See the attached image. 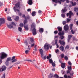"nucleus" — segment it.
<instances>
[{
	"mask_svg": "<svg viewBox=\"0 0 78 78\" xmlns=\"http://www.w3.org/2000/svg\"><path fill=\"white\" fill-rule=\"evenodd\" d=\"M31 28H33L32 30V33L33 35H36L37 33H36V24L34 23H33L31 26Z\"/></svg>",
	"mask_w": 78,
	"mask_h": 78,
	"instance_id": "f257e3e1",
	"label": "nucleus"
},
{
	"mask_svg": "<svg viewBox=\"0 0 78 78\" xmlns=\"http://www.w3.org/2000/svg\"><path fill=\"white\" fill-rule=\"evenodd\" d=\"M57 29L58 31L59 32L58 33V34L59 36H61V35H64V32L63 31L61 32L62 30V27H57Z\"/></svg>",
	"mask_w": 78,
	"mask_h": 78,
	"instance_id": "f03ea898",
	"label": "nucleus"
},
{
	"mask_svg": "<svg viewBox=\"0 0 78 78\" xmlns=\"http://www.w3.org/2000/svg\"><path fill=\"white\" fill-rule=\"evenodd\" d=\"M0 55H1L0 56V59L5 58H6V57L8 56V55H7V54L4 52H1V53H0Z\"/></svg>",
	"mask_w": 78,
	"mask_h": 78,
	"instance_id": "7ed1b4c3",
	"label": "nucleus"
},
{
	"mask_svg": "<svg viewBox=\"0 0 78 78\" xmlns=\"http://www.w3.org/2000/svg\"><path fill=\"white\" fill-rule=\"evenodd\" d=\"M52 1L53 2H55L56 3H57L58 2V3H59L60 5L61 4V2H64V0H58H58H52Z\"/></svg>",
	"mask_w": 78,
	"mask_h": 78,
	"instance_id": "20e7f679",
	"label": "nucleus"
},
{
	"mask_svg": "<svg viewBox=\"0 0 78 78\" xmlns=\"http://www.w3.org/2000/svg\"><path fill=\"white\" fill-rule=\"evenodd\" d=\"M11 57H8L7 58L5 62V64L6 66H7L8 64H9V61H11Z\"/></svg>",
	"mask_w": 78,
	"mask_h": 78,
	"instance_id": "39448f33",
	"label": "nucleus"
},
{
	"mask_svg": "<svg viewBox=\"0 0 78 78\" xmlns=\"http://www.w3.org/2000/svg\"><path fill=\"white\" fill-rule=\"evenodd\" d=\"M44 47L45 50H48L50 47V44H45Z\"/></svg>",
	"mask_w": 78,
	"mask_h": 78,
	"instance_id": "423d86ee",
	"label": "nucleus"
},
{
	"mask_svg": "<svg viewBox=\"0 0 78 78\" xmlns=\"http://www.w3.org/2000/svg\"><path fill=\"white\" fill-rule=\"evenodd\" d=\"M66 15L67 17H69V18H71V17H72V16H73V13H72V11H70L69 13H68Z\"/></svg>",
	"mask_w": 78,
	"mask_h": 78,
	"instance_id": "0eeeda50",
	"label": "nucleus"
},
{
	"mask_svg": "<svg viewBox=\"0 0 78 78\" xmlns=\"http://www.w3.org/2000/svg\"><path fill=\"white\" fill-rule=\"evenodd\" d=\"M5 22V18H0V26H1V24Z\"/></svg>",
	"mask_w": 78,
	"mask_h": 78,
	"instance_id": "6e6552de",
	"label": "nucleus"
},
{
	"mask_svg": "<svg viewBox=\"0 0 78 78\" xmlns=\"http://www.w3.org/2000/svg\"><path fill=\"white\" fill-rule=\"evenodd\" d=\"M59 43L61 44V45H62L63 46H64L65 45V42H64V40H63L62 41H61V40H59Z\"/></svg>",
	"mask_w": 78,
	"mask_h": 78,
	"instance_id": "1a4fd4ad",
	"label": "nucleus"
},
{
	"mask_svg": "<svg viewBox=\"0 0 78 78\" xmlns=\"http://www.w3.org/2000/svg\"><path fill=\"white\" fill-rule=\"evenodd\" d=\"M15 6L18 9H20V2H18L15 4Z\"/></svg>",
	"mask_w": 78,
	"mask_h": 78,
	"instance_id": "9d476101",
	"label": "nucleus"
},
{
	"mask_svg": "<svg viewBox=\"0 0 78 78\" xmlns=\"http://www.w3.org/2000/svg\"><path fill=\"white\" fill-rule=\"evenodd\" d=\"M64 30L65 31H67L69 30V26L68 25H65L64 27Z\"/></svg>",
	"mask_w": 78,
	"mask_h": 78,
	"instance_id": "9b49d317",
	"label": "nucleus"
},
{
	"mask_svg": "<svg viewBox=\"0 0 78 78\" xmlns=\"http://www.w3.org/2000/svg\"><path fill=\"white\" fill-rule=\"evenodd\" d=\"M2 72H3V71H5L6 70V66L5 65H3L2 66Z\"/></svg>",
	"mask_w": 78,
	"mask_h": 78,
	"instance_id": "f8f14e48",
	"label": "nucleus"
},
{
	"mask_svg": "<svg viewBox=\"0 0 78 78\" xmlns=\"http://www.w3.org/2000/svg\"><path fill=\"white\" fill-rule=\"evenodd\" d=\"M72 35H69L68 36V42H70V40L71 39V38H72Z\"/></svg>",
	"mask_w": 78,
	"mask_h": 78,
	"instance_id": "ddd939ff",
	"label": "nucleus"
},
{
	"mask_svg": "<svg viewBox=\"0 0 78 78\" xmlns=\"http://www.w3.org/2000/svg\"><path fill=\"white\" fill-rule=\"evenodd\" d=\"M7 26L8 27V28H10V29L13 27V26L12 24H7Z\"/></svg>",
	"mask_w": 78,
	"mask_h": 78,
	"instance_id": "4468645a",
	"label": "nucleus"
},
{
	"mask_svg": "<svg viewBox=\"0 0 78 78\" xmlns=\"http://www.w3.org/2000/svg\"><path fill=\"white\" fill-rule=\"evenodd\" d=\"M66 64L65 63H61V67L62 68V69H64L65 68V66Z\"/></svg>",
	"mask_w": 78,
	"mask_h": 78,
	"instance_id": "2eb2a0df",
	"label": "nucleus"
},
{
	"mask_svg": "<svg viewBox=\"0 0 78 78\" xmlns=\"http://www.w3.org/2000/svg\"><path fill=\"white\" fill-rule=\"evenodd\" d=\"M24 27L25 28L26 30H27V31H28V25H24Z\"/></svg>",
	"mask_w": 78,
	"mask_h": 78,
	"instance_id": "dca6fc26",
	"label": "nucleus"
},
{
	"mask_svg": "<svg viewBox=\"0 0 78 78\" xmlns=\"http://www.w3.org/2000/svg\"><path fill=\"white\" fill-rule=\"evenodd\" d=\"M28 4L30 5H31L33 4V1L32 0H29Z\"/></svg>",
	"mask_w": 78,
	"mask_h": 78,
	"instance_id": "f3484780",
	"label": "nucleus"
},
{
	"mask_svg": "<svg viewBox=\"0 0 78 78\" xmlns=\"http://www.w3.org/2000/svg\"><path fill=\"white\" fill-rule=\"evenodd\" d=\"M39 51L40 53L41 56L43 55V50L42 49H40L39 50Z\"/></svg>",
	"mask_w": 78,
	"mask_h": 78,
	"instance_id": "a211bd4d",
	"label": "nucleus"
},
{
	"mask_svg": "<svg viewBox=\"0 0 78 78\" xmlns=\"http://www.w3.org/2000/svg\"><path fill=\"white\" fill-rule=\"evenodd\" d=\"M59 49L60 50H61V51H63L64 50V47L62 45L59 47Z\"/></svg>",
	"mask_w": 78,
	"mask_h": 78,
	"instance_id": "6ab92c4d",
	"label": "nucleus"
},
{
	"mask_svg": "<svg viewBox=\"0 0 78 78\" xmlns=\"http://www.w3.org/2000/svg\"><path fill=\"white\" fill-rule=\"evenodd\" d=\"M62 11L63 12H66L67 11V9H66V8L65 7L64 9H62Z\"/></svg>",
	"mask_w": 78,
	"mask_h": 78,
	"instance_id": "aec40b11",
	"label": "nucleus"
},
{
	"mask_svg": "<svg viewBox=\"0 0 78 78\" xmlns=\"http://www.w3.org/2000/svg\"><path fill=\"white\" fill-rule=\"evenodd\" d=\"M39 31L40 33H43V32H44V29L43 28H41L39 29Z\"/></svg>",
	"mask_w": 78,
	"mask_h": 78,
	"instance_id": "412c9836",
	"label": "nucleus"
},
{
	"mask_svg": "<svg viewBox=\"0 0 78 78\" xmlns=\"http://www.w3.org/2000/svg\"><path fill=\"white\" fill-rule=\"evenodd\" d=\"M13 9L14 10L15 12H16V11H17V12H19V9H16V7H14L13 8Z\"/></svg>",
	"mask_w": 78,
	"mask_h": 78,
	"instance_id": "4be33fe9",
	"label": "nucleus"
},
{
	"mask_svg": "<svg viewBox=\"0 0 78 78\" xmlns=\"http://www.w3.org/2000/svg\"><path fill=\"white\" fill-rule=\"evenodd\" d=\"M53 77L52 74H50L48 76V78H52Z\"/></svg>",
	"mask_w": 78,
	"mask_h": 78,
	"instance_id": "5701e85b",
	"label": "nucleus"
},
{
	"mask_svg": "<svg viewBox=\"0 0 78 78\" xmlns=\"http://www.w3.org/2000/svg\"><path fill=\"white\" fill-rule=\"evenodd\" d=\"M73 71H71L70 72V73H69V74L70 75H71V76H73Z\"/></svg>",
	"mask_w": 78,
	"mask_h": 78,
	"instance_id": "b1692460",
	"label": "nucleus"
},
{
	"mask_svg": "<svg viewBox=\"0 0 78 78\" xmlns=\"http://www.w3.org/2000/svg\"><path fill=\"white\" fill-rule=\"evenodd\" d=\"M43 56H44V55H41L42 58L43 59H46V56L43 57Z\"/></svg>",
	"mask_w": 78,
	"mask_h": 78,
	"instance_id": "393cba45",
	"label": "nucleus"
},
{
	"mask_svg": "<svg viewBox=\"0 0 78 78\" xmlns=\"http://www.w3.org/2000/svg\"><path fill=\"white\" fill-rule=\"evenodd\" d=\"M74 11L77 12H78V8L77 7H75L74 9Z\"/></svg>",
	"mask_w": 78,
	"mask_h": 78,
	"instance_id": "a878e982",
	"label": "nucleus"
},
{
	"mask_svg": "<svg viewBox=\"0 0 78 78\" xmlns=\"http://www.w3.org/2000/svg\"><path fill=\"white\" fill-rule=\"evenodd\" d=\"M68 70H70V71L72 70V66H68Z\"/></svg>",
	"mask_w": 78,
	"mask_h": 78,
	"instance_id": "bb28decb",
	"label": "nucleus"
},
{
	"mask_svg": "<svg viewBox=\"0 0 78 78\" xmlns=\"http://www.w3.org/2000/svg\"><path fill=\"white\" fill-rule=\"evenodd\" d=\"M76 2H72V5L73 6H75V5H76Z\"/></svg>",
	"mask_w": 78,
	"mask_h": 78,
	"instance_id": "cd10ccee",
	"label": "nucleus"
},
{
	"mask_svg": "<svg viewBox=\"0 0 78 78\" xmlns=\"http://www.w3.org/2000/svg\"><path fill=\"white\" fill-rule=\"evenodd\" d=\"M36 13L35 12H33L32 13V16H35V14Z\"/></svg>",
	"mask_w": 78,
	"mask_h": 78,
	"instance_id": "c85d7f7f",
	"label": "nucleus"
},
{
	"mask_svg": "<svg viewBox=\"0 0 78 78\" xmlns=\"http://www.w3.org/2000/svg\"><path fill=\"white\" fill-rule=\"evenodd\" d=\"M15 20L16 21H18L19 20V16H16V18L15 19Z\"/></svg>",
	"mask_w": 78,
	"mask_h": 78,
	"instance_id": "c756f323",
	"label": "nucleus"
},
{
	"mask_svg": "<svg viewBox=\"0 0 78 78\" xmlns=\"http://www.w3.org/2000/svg\"><path fill=\"white\" fill-rule=\"evenodd\" d=\"M30 19V17L29 16H26V17H25V19H27V20H28V19Z\"/></svg>",
	"mask_w": 78,
	"mask_h": 78,
	"instance_id": "7c9ffc66",
	"label": "nucleus"
},
{
	"mask_svg": "<svg viewBox=\"0 0 78 78\" xmlns=\"http://www.w3.org/2000/svg\"><path fill=\"white\" fill-rule=\"evenodd\" d=\"M27 20H24V25H25V24H26V23H27Z\"/></svg>",
	"mask_w": 78,
	"mask_h": 78,
	"instance_id": "2f4dec72",
	"label": "nucleus"
},
{
	"mask_svg": "<svg viewBox=\"0 0 78 78\" xmlns=\"http://www.w3.org/2000/svg\"><path fill=\"white\" fill-rule=\"evenodd\" d=\"M30 39L31 42H34V39L33 38H30Z\"/></svg>",
	"mask_w": 78,
	"mask_h": 78,
	"instance_id": "473e14b6",
	"label": "nucleus"
},
{
	"mask_svg": "<svg viewBox=\"0 0 78 78\" xmlns=\"http://www.w3.org/2000/svg\"><path fill=\"white\" fill-rule=\"evenodd\" d=\"M61 16L63 17V18H64L65 17H66V15H65V14H62L61 15Z\"/></svg>",
	"mask_w": 78,
	"mask_h": 78,
	"instance_id": "72a5a7b5",
	"label": "nucleus"
},
{
	"mask_svg": "<svg viewBox=\"0 0 78 78\" xmlns=\"http://www.w3.org/2000/svg\"><path fill=\"white\" fill-rule=\"evenodd\" d=\"M71 32L72 34H75V31H73V30L72 29H71Z\"/></svg>",
	"mask_w": 78,
	"mask_h": 78,
	"instance_id": "f704fd0d",
	"label": "nucleus"
},
{
	"mask_svg": "<svg viewBox=\"0 0 78 78\" xmlns=\"http://www.w3.org/2000/svg\"><path fill=\"white\" fill-rule=\"evenodd\" d=\"M18 30L19 31H20V32H21L22 30V28L19 27H18Z\"/></svg>",
	"mask_w": 78,
	"mask_h": 78,
	"instance_id": "c9c22d12",
	"label": "nucleus"
},
{
	"mask_svg": "<svg viewBox=\"0 0 78 78\" xmlns=\"http://www.w3.org/2000/svg\"><path fill=\"white\" fill-rule=\"evenodd\" d=\"M54 76L56 78H59V76L57 74L54 75Z\"/></svg>",
	"mask_w": 78,
	"mask_h": 78,
	"instance_id": "e433bc0d",
	"label": "nucleus"
},
{
	"mask_svg": "<svg viewBox=\"0 0 78 78\" xmlns=\"http://www.w3.org/2000/svg\"><path fill=\"white\" fill-rule=\"evenodd\" d=\"M66 21H64L62 22V23L63 25H66Z\"/></svg>",
	"mask_w": 78,
	"mask_h": 78,
	"instance_id": "4c0bfd02",
	"label": "nucleus"
},
{
	"mask_svg": "<svg viewBox=\"0 0 78 78\" xmlns=\"http://www.w3.org/2000/svg\"><path fill=\"white\" fill-rule=\"evenodd\" d=\"M7 20H9V21H11V17H8Z\"/></svg>",
	"mask_w": 78,
	"mask_h": 78,
	"instance_id": "58836bf2",
	"label": "nucleus"
},
{
	"mask_svg": "<svg viewBox=\"0 0 78 78\" xmlns=\"http://www.w3.org/2000/svg\"><path fill=\"white\" fill-rule=\"evenodd\" d=\"M20 26L21 27H23V24L22 23H21L20 24Z\"/></svg>",
	"mask_w": 78,
	"mask_h": 78,
	"instance_id": "ea45409f",
	"label": "nucleus"
},
{
	"mask_svg": "<svg viewBox=\"0 0 78 78\" xmlns=\"http://www.w3.org/2000/svg\"><path fill=\"white\" fill-rule=\"evenodd\" d=\"M49 62L50 63H53V60H52V59H49Z\"/></svg>",
	"mask_w": 78,
	"mask_h": 78,
	"instance_id": "a19ab883",
	"label": "nucleus"
},
{
	"mask_svg": "<svg viewBox=\"0 0 78 78\" xmlns=\"http://www.w3.org/2000/svg\"><path fill=\"white\" fill-rule=\"evenodd\" d=\"M17 61V59H15L14 60H13L12 61V62H16Z\"/></svg>",
	"mask_w": 78,
	"mask_h": 78,
	"instance_id": "79ce46f5",
	"label": "nucleus"
},
{
	"mask_svg": "<svg viewBox=\"0 0 78 78\" xmlns=\"http://www.w3.org/2000/svg\"><path fill=\"white\" fill-rule=\"evenodd\" d=\"M69 27L70 28V30H72V27H73V24H70L69 26Z\"/></svg>",
	"mask_w": 78,
	"mask_h": 78,
	"instance_id": "37998d69",
	"label": "nucleus"
},
{
	"mask_svg": "<svg viewBox=\"0 0 78 78\" xmlns=\"http://www.w3.org/2000/svg\"><path fill=\"white\" fill-rule=\"evenodd\" d=\"M64 58L66 60V61L68 60V57H67L66 56H65Z\"/></svg>",
	"mask_w": 78,
	"mask_h": 78,
	"instance_id": "c03bdc74",
	"label": "nucleus"
},
{
	"mask_svg": "<svg viewBox=\"0 0 78 78\" xmlns=\"http://www.w3.org/2000/svg\"><path fill=\"white\" fill-rule=\"evenodd\" d=\"M64 36L63 35L61 36H60V38H61V39L62 40V39H64Z\"/></svg>",
	"mask_w": 78,
	"mask_h": 78,
	"instance_id": "a18cd8bd",
	"label": "nucleus"
},
{
	"mask_svg": "<svg viewBox=\"0 0 78 78\" xmlns=\"http://www.w3.org/2000/svg\"><path fill=\"white\" fill-rule=\"evenodd\" d=\"M61 58H63L64 57V54H62L61 55Z\"/></svg>",
	"mask_w": 78,
	"mask_h": 78,
	"instance_id": "49530a36",
	"label": "nucleus"
},
{
	"mask_svg": "<svg viewBox=\"0 0 78 78\" xmlns=\"http://www.w3.org/2000/svg\"><path fill=\"white\" fill-rule=\"evenodd\" d=\"M52 66H53V67H55V66H56V64L54 62H52Z\"/></svg>",
	"mask_w": 78,
	"mask_h": 78,
	"instance_id": "de8ad7c7",
	"label": "nucleus"
},
{
	"mask_svg": "<svg viewBox=\"0 0 78 78\" xmlns=\"http://www.w3.org/2000/svg\"><path fill=\"white\" fill-rule=\"evenodd\" d=\"M58 31H57V30H56L54 31V33L55 34H58Z\"/></svg>",
	"mask_w": 78,
	"mask_h": 78,
	"instance_id": "09e8293b",
	"label": "nucleus"
},
{
	"mask_svg": "<svg viewBox=\"0 0 78 78\" xmlns=\"http://www.w3.org/2000/svg\"><path fill=\"white\" fill-rule=\"evenodd\" d=\"M71 20V19H67V22H70V21Z\"/></svg>",
	"mask_w": 78,
	"mask_h": 78,
	"instance_id": "8fccbe9b",
	"label": "nucleus"
},
{
	"mask_svg": "<svg viewBox=\"0 0 78 78\" xmlns=\"http://www.w3.org/2000/svg\"><path fill=\"white\" fill-rule=\"evenodd\" d=\"M69 48V46L67 45L65 48V49H66V48L68 49Z\"/></svg>",
	"mask_w": 78,
	"mask_h": 78,
	"instance_id": "3c124183",
	"label": "nucleus"
},
{
	"mask_svg": "<svg viewBox=\"0 0 78 78\" xmlns=\"http://www.w3.org/2000/svg\"><path fill=\"white\" fill-rule=\"evenodd\" d=\"M1 78H5V74H4L3 76Z\"/></svg>",
	"mask_w": 78,
	"mask_h": 78,
	"instance_id": "603ef678",
	"label": "nucleus"
},
{
	"mask_svg": "<svg viewBox=\"0 0 78 78\" xmlns=\"http://www.w3.org/2000/svg\"><path fill=\"white\" fill-rule=\"evenodd\" d=\"M57 42H58V40H55V44H57Z\"/></svg>",
	"mask_w": 78,
	"mask_h": 78,
	"instance_id": "864d4df0",
	"label": "nucleus"
},
{
	"mask_svg": "<svg viewBox=\"0 0 78 78\" xmlns=\"http://www.w3.org/2000/svg\"><path fill=\"white\" fill-rule=\"evenodd\" d=\"M11 25H15V23L14 22H12L11 24Z\"/></svg>",
	"mask_w": 78,
	"mask_h": 78,
	"instance_id": "5fc2aeb1",
	"label": "nucleus"
},
{
	"mask_svg": "<svg viewBox=\"0 0 78 78\" xmlns=\"http://www.w3.org/2000/svg\"><path fill=\"white\" fill-rule=\"evenodd\" d=\"M29 51H28V50H26L25 52V53H26V54H27V53H28Z\"/></svg>",
	"mask_w": 78,
	"mask_h": 78,
	"instance_id": "6e6d98bb",
	"label": "nucleus"
},
{
	"mask_svg": "<svg viewBox=\"0 0 78 78\" xmlns=\"http://www.w3.org/2000/svg\"><path fill=\"white\" fill-rule=\"evenodd\" d=\"M59 52V50L57 49L55 50V52L56 53H57L58 52Z\"/></svg>",
	"mask_w": 78,
	"mask_h": 78,
	"instance_id": "4d7b16f0",
	"label": "nucleus"
},
{
	"mask_svg": "<svg viewBox=\"0 0 78 78\" xmlns=\"http://www.w3.org/2000/svg\"><path fill=\"white\" fill-rule=\"evenodd\" d=\"M68 64L70 65V66H71V65H72V63H71V62H68Z\"/></svg>",
	"mask_w": 78,
	"mask_h": 78,
	"instance_id": "13d9d810",
	"label": "nucleus"
},
{
	"mask_svg": "<svg viewBox=\"0 0 78 78\" xmlns=\"http://www.w3.org/2000/svg\"><path fill=\"white\" fill-rule=\"evenodd\" d=\"M64 78H67V76L66 75H65L64 76Z\"/></svg>",
	"mask_w": 78,
	"mask_h": 78,
	"instance_id": "bf43d9fd",
	"label": "nucleus"
},
{
	"mask_svg": "<svg viewBox=\"0 0 78 78\" xmlns=\"http://www.w3.org/2000/svg\"><path fill=\"white\" fill-rule=\"evenodd\" d=\"M27 11L28 12H30V11H31V10L30 9H29L27 10Z\"/></svg>",
	"mask_w": 78,
	"mask_h": 78,
	"instance_id": "052dcab7",
	"label": "nucleus"
},
{
	"mask_svg": "<svg viewBox=\"0 0 78 78\" xmlns=\"http://www.w3.org/2000/svg\"><path fill=\"white\" fill-rule=\"evenodd\" d=\"M15 59V56H13L11 59V60H14Z\"/></svg>",
	"mask_w": 78,
	"mask_h": 78,
	"instance_id": "680f3d73",
	"label": "nucleus"
},
{
	"mask_svg": "<svg viewBox=\"0 0 78 78\" xmlns=\"http://www.w3.org/2000/svg\"><path fill=\"white\" fill-rule=\"evenodd\" d=\"M51 44L52 45H55V43H54V42H52L51 43Z\"/></svg>",
	"mask_w": 78,
	"mask_h": 78,
	"instance_id": "e2e57ef3",
	"label": "nucleus"
},
{
	"mask_svg": "<svg viewBox=\"0 0 78 78\" xmlns=\"http://www.w3.org/2000/svg\"><path fill=\"white\" fill-rule=\"evenodd\" d=\"M22 17L24 18V19H25V17H26V16H25V15H22Z\"/></svg>",
	"mask_w": 78,
	"mask_h": 78,
	"instance_id": "0e129e2a",
	"label": "nucleus"
},
{
	"mask_svg": "<svg viewBox=\"0 0 78 78\" xmlns=\"http://www.w3.org/2000/svg\"><path fill=\"white\" fill-rule=\"evenodd\" d=\"M34 43H33V44H31V47H34Z\"/></svg>",
	"mask_w": 78,
	"mask_h": 78,
	"instance_id": "69168bd1",
	"label": "nucleus"
},
{
	"mask_svg": "<svg viewBox=\"0 0 78 78\" xmlns=\"http://www.w3.org/2000/svg\"><path fill=\"white\" fill-rule=\"evenodd\" d=\"M70 71L69 70L67 71V73H70Z\"/></svg>",
	"mask_w": 78,
	"mask_h": 78,
	"instance_id": "338daca9",
	"label": "nucleus"
},
{
	"mask_svg": "<svg viewBox=\"0 0 78 78\" xmlns=\"http://www.w3.org/2000/svg\"><path fill=\"white\" fill-rule=\"evenodd\" d=\"M38 12L39 13H41V12H42V11H41V10H39L38 11Z\"/></svg>",
	"mask_w": 78,
	"mask_h": 78,
	"instance_id": "774afa93",
	"label": "nucleus"
}]
</instances>
